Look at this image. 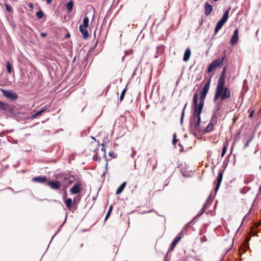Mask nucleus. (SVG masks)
Here are the masks:
<instances>
[{"label": "nucleus", "mask_w": 261, "mask_h": 261, "mask_svg": "<svg viewBox=\"0 0 261 261\" xmlns=\"http://www.w3.org/2000/svg\"><path fill=\"white\" fill-rule=\"evenodd\" d=\"M225 83H217L214 101L220 100L222 101H226L231 97V90L227 86Z\"/></svg>", "instance_id": "nucleus-1"}, {"label": "nucleus", "mask_w": 261, "mask_h": 261, "mask_svg": "<svg viewBox=\"0 0 261 261\" xmlns=\"http://www.w3.org/2000/svg\"><path fill=\"white\" fill-rule=\"evenodd\" d=\"M211 82V79H209L207 82L206 84L203 87V89L201 92L200 97V102L198 104V105H197L196 107H194L195 108L194 109L193 117L200 116L204 106V99L206 97V96L208 92L210 87Z\"/></svg>", "instance_id": "nucleus-2"}, {"label": "nucleus", "mask_w": 261, "mask_h": 261, "mask_svg": "<svg viewBox=\"0 0 261 261\" xmlns=\"http://www.w3.org/2000/svg\"><path fill=\"white\" fill-rule=\"evenodd\" d=\"M97 149V145L95 143L92 142L85 147L84 153H85L86 156H92L94 160L99 161L100 157L98 156L97 153L96 152Z\"/></svg>", "instance_id": "nucleus-3"}, {"label": "nucleus", "mask_w": 261, "mask_h": 261, "mask_svg": "<svg viewBox=\"0 0 261 261\" xmlns=\"http://www.w3.org/2000/svg\"><path fill=\"white\" fill-rule=\"evenodd\" d=\"M94 14H95V10H94V9L92 7L89 6L87 8L85 17L83 20V27H84L85 28L88 27L89 19L90 18H92V19L94 18Z\"/></svg>", "instance_id": "nucleus-4"}, {"label": "nucleus", "mask_w": 261, "mask_h": 261, "mask_svg": "<svg viewBox=\"0 0 261 261\" xmlns=\"http://www.w3.org/2000/svg\"><path fill=\"white\" fill-rule=\"evenodd\" d=\"M229 10H226L223 14V16L220 20L218 21L216 24V26L215 29V34H216L218 31L221 29L223 25L227 21L229 17Z\"/></svg>", "instance_id": "nucleus-5"}, {"label": "nucleus", "mask_w": 261, "mask_h": 261, "mask_svg": "<svg viewBox=\"0 0 261 261\" xmlns=\"http://www.w3.org/2000/svg\"><path fill=\"white\" fill-rule=\"evenodd\" d=\"M225 58V55H224L222 58H219L212 62L207 68V73L211 72L214 68H217L223 63L224 60Z\"/></svg>", "instance_id": "nucleus-6"}, {"label": "nucleus", "mask_w": 261, "mask_h": 261, "mask_svg": "<svg viewBox=\"0 0 261 261\" xmlns=\"http://www.w3.org/2000/svg\"><path fill=\"white\" fill-rule=\"evenodd\" d=\"M1 91H2L4 95L8 98H9L12 100H15L18 98V95L13 92H11L10 91H7L4 89H1Z\"/></svg>", "instance_id": "nucleus-7"}, {"label": "nucleus", "mask_w": 261, "mask_h": 261, "mask_svg": "<svg viewBox=\"0 0 261 261\" xmlns=\"http://www.w3.org/2000/svg\"><path fill=\"white\" fill-rule=\"evenodd\" d=\"M217 122V118L215 117L212 118L211 119L209 124L206 126V127L205 128V129L204 130V133H209V132L213 131L214 130V126H215V125L216 124Z\"/></svg>", "instance_id": "nucleus-8"}, {"label": "nucleus", "mask_w": 261, "mask_h": 261, "mask_svg": "<svg viewBox=\"0 0 261 261\" xmlns=\"http://www.w3.org/2000/svg\"><path fill=\"white\" fill-rule=\"evenodd\" d=\"M63 184L66 187L69 186L75 180V178L73 176L69 174L65 175L63 176Z\"/></svg>", "instance_id": "nucleus-9"}, {"label": "nucleus", "mask_w": 261, "mask_h": 261, "mask_svg": "<svg viewBox=\"0 0 261 261\" xmlns=\"http://www.w3.org/2000/svg\"><path fill=\"white\" fill-rule=\"evenodd\" d=\"M46 185L50 187L53 190H58L61 187V183L59 181L56 180L55 181H47Z\"/></svg>", "instance_id": "nucleus-10"}, {"label": "nucleus", "mask_w": 261, "mask_h": 261, "mask_svg": "<svg viewBox=\"0 0 261 261\" xmlns=\"http://www.w3.org/2000/svg\"><path fill=\"white\" fill-rule=\"evenodd\" d=\"M32 180L33 182H39L41 184H45L47 182V179L45 176H39L34 177L32 178Z\"/></svg>", "instance_id": "nucleus-11"}, {"label": "nucleus", "mask_w": 261, "mask_h": 261, "mask_svg": "<svg viewBox=\"0 0 261 261\" xmlns=\"http://www.w3.org/2000/svg\"><path fill=\"white\" fill-rule=\"evenodd\" d=\"M223 171H220L218 173V175L217 178V184L215 187V192H217V191L219 190L220 184L221 183L222 178H223Z\"/></svg>", "instance_id": "nucleus-12"}, {"label": "nucleus", "mask_w": 261, "mask_h": 261, "mask_svg": "<svg viewBox=\"0 0 261 261\" xmlns=\"http://www.w3.org/2000/svg\"><path fill=\"white\" fill-rule=\"evenodd\" d=\"M239 29L237 28L234 30L233 35L231 38L230 43L231 45H233L237 42L239 39Z\"/></svg>", "instance_id": "nucleus-13"}, {"label": "nucleus", "mask_w": 261, "mask_h": 261, "mask_svg": "<svg viewBox=\"0 0 261 261\" xmlns=\"http://www.w3.org/2000/svg\"><path fill=\"white\" fill-rule=\"evenodd\" d=\"M182 237V236L181 233H180L178 236L176 237L172 242L171 244V246L170 249V251H172L174 249L177 244L179 242V241L181 240V238Z\"/></svg>", "instance_id": "nucleus-14"}, {"label": "nucleus", "mask_w": 261, "mask_h": 261, "mask_svg": "<svg viewBox=\"0 0 261 261\" xmlns=\"http://www.w3.org/2000/svg\"><path fill=\"white\" fill-rule=\"evenodd\" d=\"M204 13L206 16L210 14L213 10V7L208 3L206 2L204 6Z\"/></svg>", "instance_id": "nucleus-15"}, {"label": "nucleus", "mask_w": 261, "mask_h": 261, "mask_svg": "<svg viewBox=\"0 0 261 261\" xmlns=\"http://www.w3.org/2000/svg\"><path fill=\"white\" fill-rule=\"evenodd\" d=\"M226 67H224L221 73L220 76L219 77L217 83H225V72Z\"/></svg>", "instance_id": "nucleus-16"}, {"label": "nucleus", "mask_w": 261, "mask_h": 261, "mask_svg": "<svg viewBox=\"0 0 261 261\" xmlns=\"http://www.w3.org/2000/svg\"><path fill=\"white\" fill-rule=\"evenodd\" d=\"M193 118H194V119L196 120V121L194 123V124L195 128L197 131L201 130V129L200 127V121H201L200 116L193 117Z\"/></svg>", "instance_id": "nucleus-17"}, {"label": "nucleus", "mask_w": 261, "mask_h": 261, "mask_svg": "<svg viewBox=\"0 0 261 261\" xmlns=\"http://www.w3.org/2000/svg\"><path fill=\"white\" fill-rule=\"evenodd\" d=\"M191 52L190 49L189 48H187L185 52L184 58H183V60L185 62H187L189 60V58L191 56Z\"/></svg>", "instance_id": "nucleus-18"}, {"label": "nucleus", "mask_w": 261, "mask_h": 261, "mask_svg": "<svg viewBox=\"0 0 261 261\" xmlns=\"http://www.w3.org/2000/svg\"><path fill=\"white\" fill-rule=\"evenodd\" d=\"M126 182L124 181L121 184V185L117 188L116 191V194L119 195L124 190L125 188L126 185Z\"/></svg>", "instance_id": "nucleus-19"}, {"label": "nucleus", "mask_w": 261, "mask_h": 261, "mask_svg": "<svg viewBox=\"0 0 261 261\" xmlns=\"http://www.w3.org/2000/svg\"><path fill=\"white\" fill-rule=\"evenodd\" d=\"M80 191V185H75L71 189L70 192L72 194H76Z\"/></svg>", "instance_id": "nucleus-20"}, {"label": "nucleus", "mask_w": 261, "mask_h": 261, "mask_svg": "<svg viewBox=\"0 0 261 261\" xmlns=\"http://www.w3.org/2000/svg\"><path fill=\"white\" fill-rule=\"evenodd\" d=\"M9 107V105L7 103L3 102L0 101V110H6Z\"/></svg>", "instance_id": "nucleus-21"}, {"label": "nucleus", "mask_w": 261, "mask_h": 261, "mask_svg": "<svg viewBox=\"0 0 261 261\" xmlns=\"http://www.w3.org/2000/svg\"><path fill=\"white\" fill-rule=\"evenodd\" d=\"M228 145V143L227 142H225L223 144V149H222V153H221V155L222 158L223 157V156L225 155V154L226 152Z\"/></svg>", "instance_id": "nucleus-22"}, {"label": "nucleus", "mask_w": 261, "mask_h": 261, "mask_svg": "<svg viewBox=\"0 0 261 261\" xmlns=\"http://www.w3.org/2000/svg\"><path fill=\"white\" fill-rule=\"evenodd\" d=\"M73 3L72 1H69L67 4L66 8L68 12H70L72 10V7H73Z\"/></svg>", "instance_id": "nucleus-23"}, {"label": "nucleus", "mask_w": 261, "mask_h": 261, "mask_svg": "<svg viewBox=\"0 0 261 261\" xmlns=\"http://www.w3.org/2000/svg\"><path fill=\"white\" fill-rule=\"evenodd\" d=\"M46 109V108H43V109H42L41 110H40L39 111H38V112H37L36 113H35V114L33 115L31 117L32 119H34V118H36L38 116H39V115H40L42 113H43L45 110Z\"/></svg>", "instance_id": "nucleus-24"}, {"label": "nucleus", "mask_w": 261, "mask_h": 261, "mask_svg": "<svg viewBox=\"0 0 261 261\" xmlns=\"http://www.w3.org/2000/svg\"><path fill=\"white\" fill-rule=\"evenodd\" d=\"M6 68L7 71L9 73H11L12 72V66L10 62L9 61H7L6 62Z\"/></svg>", "instance_id": "nucleus-25"}, {"label": "nucleus", "mask_w": 261, "mask_h": 261, "mask_svg": "<svg viewBox=\"0 0 261 261\" xmlns=\"http://www.w3.org/2000/svg\"><path fill=\"white\" fill-rule=\"evenodd\" d=\"M106 147L105 144L102 143L101 144V151L102 152V155L104 158H106Z\"/></svg>", "instance_id": "nucleus-26"}, {"label": "nucleus", "mask_w": 261, "mask_h": 261, "mask_svg": "<svg viewBox=\"0 0 261 261\" xmlns=\"http://www.w3.org/2000/svg\"><path fill=\"white\" fill-rule=\"evenodd\" d=\"M65 204L66 205V206L68 208H70L71 205V204H72V200L71 198H68L65 201Z\"/></svg>", "instance_id": "nucleus-27"}, {"label": "nucleus", "mask_w": 261, "mask_h": 261, "mask_svg": "<svg viewBox=\"0 0 261 261\" xmlns=\"http://www.w3.org/2000/svg\"><path fill=\"white\" fill-rule=\"evenodd\" d=\"M198 100V94L196 93L194 94V97H193V102H194V107H196V106L197 105Z\"/></svg>", "instance_id": "nucleus-28"}, {"label": "nucleus", "mask_w": 261, "mask_h": 261, "mask_svg": "<svg viewBox=\"0 0 261 261\" xmlns=\"http://www.w3.org/2000/svg\"><path fill=\"white\" fill-rule=\"evenodd\" d=\"M113 206L112 205H111L110 206V207H109V211L106 215V216L105 217V220H107L108 219V218L110 217L111 214V212L113 210Z\"/></svg>", "instance_id": "nucleus-29"}, {"label": "nucleus", "mask_w": 261, "mask_h": 261, "mask_svg": "<svg viewBox=\"0 0 261 261\" xmlns=\"http://www.w3.org/2000/svg\"><path fill=\"white\" fill-rule=\"evenodd\" d=\"M126 90H127L126 87L122 90V91L121 93L120 96V100L121 101H122L123 100V98H124V97L126 93Z\"/></svg>", "instance_id": "nucleus-30"}, {"label": "nucleus", "mask_w": 261, "mask_h": 261, "mask_svg": "<svg viewBox=\"0 0 261 261\" xmlns=\"http://www.w3.org/2000/svg\"><path fill=\"white\" fill-rule=\"evenodd\" d=\"M83 35L85 39H86L88 37L89 33L87 29L83 28Z\"/></svg>", "instance_id": "nucleus-31"}, {"label": "nucleus", "mask_w": 261, "mask_h": 261, "mask_svg": "<svg viewBox=\"0 0 261 261\" xmlns=\"http://www.w3.org/2000/svg\"><path fill=\"white\" fill-rule=\"evenodd\" d=\"M36 15L37 18L40 19V18H43V17L44 16V13L42 11H39L36 13Z\"/></svg>", "instance_id": "nucleus-32"}, {"label": "nucleus", "mask_w": 261, "mask_h": 261, "mask_svg": "<svg viewBox=\"0 0 261 261\" xmlns=\"http://www.w3.org/2000/svg\"><path fill=\"white\" fill-rule=\"evenodd\" d=\"M5 7H6V9L7 11H8L10 13H11L12 11H13V9L12 8V7H11L10 6H9L8 4L7 3H5Z\"/></svg>", "instance_id": "nucleus-33"}, {"label": "nucleus", "mask_w": 261, "mask_h": 261, "mask_svg": "<svg viewBox=\"0 0 261 261\" xmlns=\"http://www.w3.org/2000/svg\"><path fill=\"white\" fill-rule=\"evenodd\" d=\"M187 105V103H186V105H185L184 107V109L182 111V113H181V119H180V120H181V122H182V120H183V118L184 117V115H185V109L186 108V106Z\"/></svg>", "instance_id": "nucleus-34"}, {"label": "nucleus", "mask_w": 261, "mask_h": 261, "mask_svg": "<svg viewBox=\"0 0 261 261\" xmlns=\"http://www.w3.org/2000/svg\"><path fill=\"white\" fill-rule=\"evenodd\" d=\"M150 165H151V162L148 160L147 162V163H146V167L145 168V171L147 170V168L148 167V168L149 169L150 168Z\"/></svg>", "instance_id": "nucleus-35"}, {"label": "nucleus", "mask_w": 261, "mask_h": 261, "mask_svg": "<svg viewBox=\"0 0 261 261\" xmlns=\"http://www.w3.org/2000/svg\"><path fill=\"white\" fill-rule=\"evenodd\" d=\"M253 137H251L250 139H249L247 142L245 143V145H244V148H246L248 146L249 143H250V142L251 141Z\"/></svg>", "instance_id": "nucleus-36"}, {"label": "nucleus", "mask_w": 261, "mask_h": 261, "mask_svg": "<svg viewBox=\"0 0 261 261\" xmlns=\"http://www.w3.org/2000/svg\"><path fill=\"white\" fill-rule=\"evenodd\" d=\"M254 112H255V110H252V111L250 112V114H249V116H248V117H249V118L251 119V118H253V115H254Z\"/></svg>", "instance_id": "nucleus-37"}, {"label": "nucleus", "mask_w": 261, "mask_h": 261, "mask_svg": "<svg viewBox=\"0 0 261 261\" xmlns=\"http://www.w3.org/2000/svg\"><path fill=\"white\" fill-rule=\"evenodd\" d=\"M178 141V140L176 139V135L175 134H174L173 135V144L174 145H175L176 143L177 142V141Z\"/></svg>", "instance_id": "nucleus-38"}, {"label": "nucleus", "mask_w": 261, "mask_h": 261, "mask_svg": "<svg viewBox=\"0 0 261 261\" xmlns=\"http://www.w3.org/2000/svg\"><path fill=\"white\" fill-rule=\"evenodd\" d=\"M109 155L110 156H111L113 158H116V154L113 151H110L109 153Z\"/></svg>", "instance_id": "nucleus-39"}, {"label": "nucleus", "mask_w": 261, "mask_h": 261, "mask_svg": "<svg viewBox=\"0 0 261 261\" xmlns=\"http://www.w3.org/2000/svg\"><path fill=\"white\" fill-rule=\"evenodd\" d=\"M156 163H155V164H153V166H152L151 169V173H152L153 172L154 169L156 167Z\"/></svg>", "instance_id": "nucleus-40"}, {"label": "nucleus", "mask_w": 261, "mask_h": 261, "mask_svg": "<svg viewBox=\"0 0 261 261\" xmlns=\"http://www.w3.org/2000/svg\"><path fill=\"white\" fill-rule=\"evenodd\" d=\"M40 36H41V37L44 38V37H46L47 34L46 33H44V32H41L40 33Z\"/></svg>", "instance_id": "nucleus-41"}, {"label": "nucleus", "mask_w": 261, "mask_h": 261, "mask_svg": "<svg viewBox=\"0 0 261 261\" xmlns=\"http://www.w3.org/2000/svg\"><path fill=\"white\" fill-rule=\"evenodd\" d=\"M70 35L69 33H68L66 34L65 38H68L70 37Z\"/></svg>", "instance_id": "nucleus-42"}, {"label": "nucleus", "mask_w": 261, "mask_h": 261, "mask_svg": "<svg viewBox=\"0 0 261 261\" xmlns=\"http://www.w3.org/2000/svg\"><path fill=\"white\" fill-rule=\"evenodd\" d=\"M82 24H80L79 25V31L81 33H82Z\"/></svg>", "instance_id": "nucleus-43"}, {"label": "nucleus", "mask_w": 261, "mask_h": 261, "mask_svg": "<svg viewBox=\"0 0 261 261\" xmlns=\"http://www.w3.org/2000/svg\"><path fill=\"white\" fill-rule=\"evenodd\" d=\"M52 0H46V3L48 4H50L52 2Z\"/></svg>", "instance_id": "nucleus-44"}, {"label": "nucleus", "mask_w": 261, "mask_h": 261, "mask_svg": "<svg viewBox=\"0 0 261 261\" xmlns=\"http://www.w3.org/2000/svg\"><path fill=\"white\" fill-rule=\"evenodd\" d=\"M216 108H217L216 109H217V111H219V110H220V107H218V105H217L216 106Z\"/></svg>", "instance_id": "nucleus-45"}, {"label": "nucleus", "mask_w": 261, "mask_h": 261, "mask_svg": "<svg viewBox=\"0 0 261 261\" xmlns=\"http://www.w3.org/2000/svg\"><path fill=\"white\" fill-rule=\"evenodd\" d=\"M30 7H31V8L33 7V4H30Z\"/></svg>", "instance_id": "nucleus-46"}, {"label": "nucleus", "mask_w": 261, "mask_h": 261, "mask_svg": "<svg viewBox=\"0 0 261 261\" xmlns=\"http://www.w3.org/2000/svg\"><path fill=\"white\" fill-rule=\"evenodd\" d=\"M249 239V238H247V239H246V241H248Z\"/></svg>", "instance_id": "nucleus-47"}]
</instances>
